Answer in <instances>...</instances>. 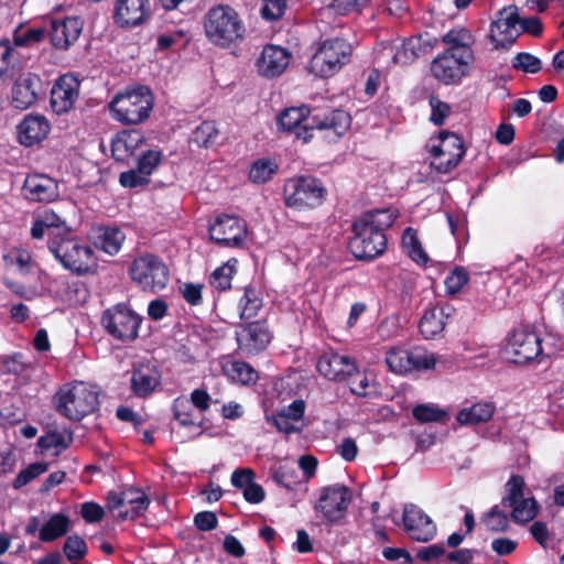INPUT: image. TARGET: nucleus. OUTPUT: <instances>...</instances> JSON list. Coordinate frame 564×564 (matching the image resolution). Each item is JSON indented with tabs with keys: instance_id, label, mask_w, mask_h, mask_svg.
Here are the masks:
<instances>
[{
	"instance_id": "49530a36",
	"label": "nucleus",
	"mask_w": 564,
	"mask_h": 564,
	"mask_svg": "<svg viewBox=\"0 0 564 564\" xmlns=\"http://www.w3.org/2000/svg\"><path fill=\"white\" fill-rule=\"evenodd\" d=\"M272 479L288 490H296L302 484L297 468L291 465H280L271 469Z\"/></svg>"
},
{
	"instance_id": "aec40b11",
	"label": "nucleus",
	"mask_w": 564,
	"mask_h": 564,
	"mask_svg": "<svg viewBox=\"0 0 564 564\" xmlns=\"http://www.w3.org/2000/svg\"><path fill=\"white\" fill-rule=\"evenodd\" d=\"M162 383L160 369L151 362L134 364L130 377V391L139 399L151 397Z\"/></svg>"
},
{
	"instance_id": "052dcab7",
	"label": "nucleus",
	"mask_w": 564,
	"mask_h": 564,
	"mask_svg": "<svg viewBox=\"0 0 564 564\" xmlns=\"http://www.w3.org/2000/svg\"><path fill=\"white\" fill-rule=\"evenodd\" d=\"M150 182L151 180L138 172V169L121 172L119 175V183L124 188L144 187Z\"/></svg>"
},
{
	"instance_id": "13d9d810",
	"label": "nucleus",
	"mask_w": 564,
	"mask_h": 564,
	"mask_svg": "<svg viewBox=\"0 0 564 564\" xmlns=\"http://www.w3.org/2000/svg\"><path fill=\"white\" fill-rule=\"evenodd\" d=\"M45 37V30L42 28H30L23 33L18 30L13 33V41L11 42L15 47L32 46L40 43Z\"/></svg>"
},
{
	"instance_id": "a211bd4d",
	"label": "nucleus",
	"mask_w": 564,
	"mask_h": 564,
	"mask_svg": "<svg viewBox=\"0 0 564 564\" xmlns=\"http://www.w3.org/2000/svg\"><path fill=\"white\" fill-rule=\"evenodd\" d=\"M272 338L267 321L259 319L246 323L237 332V343L240 350L247 355H258L263 351Z\"/></svg>"
},
{
	"instance_id": "4468645a",
	"label": "nucleus",
	"mask_w": 564,
	"mask_h": 564,
	"mask_svg": "<svg viewBox=\"0 0 564 564\" xmlns=\"http://www.w3.org/2000/svg\"><path fill=\"white\" fill-rule=\"evenodd\" d=\"M208 234L212 241L220 247H242L247 237V224L243 219L223 214L209 225Z\"/></svg>"
},
{
	"instance_id": "f704fd0d",
	"label": "nucleus",
	"mask_w": 564,
	"mask_h": 564,
	"mask_svg": "<svg viewBox=\"0 0 564 564\" xmlns=\"http://www.w3.org/2000/svg\"><path fill=\"white\" fill-rule=\"evenodd\" d=\"M494 402H477L469 408L462 409L456 420L462 425H476L488 422L495 414Z\"/></svg>"
},
{
	"instance_id": "f03ea898",
	"label": "nucleus",
	"mask_w": 564,
	"mask_h": 564,
	"mask_svg": "<svg viewBox=\"0 0 564 564\" xmlns=\"http://www.w3.org/2000/svg\"><path fill=\"white\" fill-rule=\"evenodd\" d=\"M398 213L391 208L373 209L361 214L351 225L349 250L358 260H373L387 250L386 231L392 227Z\"/></svg>"
},
{
	"instance_id": "0e129e2a",
	"label": "nucleus",
	"mask_w": 564,
	"mask_h": 564,
	"mask_svg": "<svg viewBox=\"0 0 564 564\" xmlns=\"http://www.w3.org/2000/svg\"><path fill=\"white\" fill-rule=\"evenodd\" d=\"M344 382L349 384V390L352 394L357 397H366L368 394L367 389L369 387V380L365 373L359 371L357 366L356 371Z\"/></svg>"
},
{
	"instance_id": "f8f14e48",
	"label": "nucleus",
	"mask_w": 564,
	"mask_h": 564,
	"mask_svg": "<svg viewBox=\"0 0 564 564\" xmlns=\"http://www.w3.org/2000/svg\"><path fill=\"white\" fill-rule=\"evenodd\" d=\"M506 352L510 360L517 365H527L533 360L542 361L549 357L542 346V338L532 329H513L506 346Z\"/></svg>"
},
{
	"instance_id": "bf43d9fd",
	"label": "nucleus",
	"mask_w": 564,
	"mask_h": 564,
	"mask_svg": "<svg viewBox=\"0 0 564 564\" xmlns=\"http://www.w3.org/2000/svg\"><path fill=\"white\" fill-rule=\"evenodd\" d=\"M429 102L432 110L430 121L435 126L444 124L445 119L451 113V106L434 95L430 97Z\"/></svg>"
},
{
	"instance_id": "e433bc0d",
	"label": "nucleus",
	"mask_w": 564,
	"mask_h": 564,
	"mask_svg": "<svg viewBox=\"0 0 564 564\" xmlns=\"http://www.w3.org/2000/svg\"><path fill=\"white\" fill-rule=\"evenodd\" d=\"M70 520L65 513H54L41 528L40 541L44 543L54 542L64 536L69 530Z\"/></svg>"
},
{
	"instance_id": "680f3d73",
	"label": "nucleus",
	"mask_w": 564,
	"mask_h": 564,
	"mask_svg": "<svg viewBox=\"0 0 564 564\" xmlns=\"http://www.w3.org/2000/svg\"><path fill=\"white\" fill-rule=\"evenodd\" d=\"M288 8V0H265L261 9L264 20L274 21L280 19Z\"/></svg>"
},
{
	"instance_id": "7ed1b4c3",
	"label": "nucleus",
	"mask_w": 564,
	"mask_h": 564,
	"mask_svg": "<svg viewBox=\"0 0 564 564\" xmlns=\"http://www.w3.org/2000/svg\"><path fill=\"white\" fill-rule=\"evenodd\" d=\"M207 40L217 47L229 48L239 45L246 35V25L240 14L229 4H215L203 20Z\"/></svg>"
},
{
	"instance_id": "473e14b6",
	"label": "nucleus",
	"mask_w": 564,
	"mask_h": 564,
	"mask_svg": "<svg viewBox=\"0 0 564 564\" xmlns=\"http://www.w3.org/2000/svg\"><path fill=\"white\" fill-rule=\"evenodd\" d=\"M451 311L449 305H435L426 308L419 323L422 336L425 339H434L440 336L445 329Z\"/></svg>"
},
{
	"instance_id": "3c124183",
	"label": "nucleus",
	"mask_w": 564,
	"mask_h": 564,
	"mask_svg": "<svg viewBox=\"0 0 564 564\" xmlns=\"http://www.w3.org/2000/svg\"><path fill=\"white\" fill-rule=\"evenodd\" d=\"M505 489L506 495L501 499V505L503 507L516 505L519 500L525 497L524 491L527 489V485L523 476L512 474L506 482Z\"/></svg>"
},
{
	"instance_id": "a18cd8bd",
	"label": "nucleus",
	"mask_w": 564,
	"mask_h": 564,
	"mask_svg": "<svg viewBox=\"0 0 564 564\" xmlns=\"http://www.w3.org/2000/svg\"><path fill=\"white\" fill-rule=\"evenodd\" d=\"M237 260L230 259L223 265L215 269L209 278V284L219 292H226L231 289V280L236 273Z\"/></svg>"
},
{
	"instance_id": "774afa93",
	"label": "nucleus",
	"mask_w": 564,
	"mask_h": 564,
	"mask_svg": "<svg viewBox=\"0 0 564 564\" xmlns=\"http://www.w3.org/2000/svg\"><path fill=\"white\" fill-rule=\"evenodd\" d=\"M195 527L203 532H208L217 528L218 519L213 511H200L194 517Z\"/></svg>"
},
{
	"instance_id": "603ef678",
	"label": "nucleus",
	"mask_w": 564,
	"mask_h": 564,
	"mask_svg": "<svg viewBox=\"0 0 564 564\" xmlns=\"http://www.w3.org/2000/svg\"><path fill=\"white\" fill-rule=\"evenodd\" d=\"M124 491V505H129L132 510V517H141L150 506V499L139 488L130 487Z\"/></svg>"
},
{
	"instance_id": "c756f323",
	"label": "nucleus",
	"mask_w": 564,
	"mask_h": 564,
	"mask_svg": "<svg viewBox=\"0 0 564 564\" xmlns=\"http://www.w3.org/2000/svg\"><path fill=\"white\" fill-rule=\"evenodd\" d=\"M72 232L70 227L59 215L53 210H45L36 218L31 227V236L33 239H42L45 235L47 241H52L55 237H63Z\"/></svg>"
},
{
	"instance_id": "69168bd1",
	"label": "nucleus",
	"mask_w": 564,
	"mask_h": 564,
	"mask_svg": "<svg viewBox=\"0 0 564 564\" xmlns=\"http://www.w3.org/2000/svg\"><path fill=\"white\" fill-rule=\"evenodd\" d=\"M80 516L87 523H96L102 520L105 510L97 502L87 501L80 507Z\"/></svg>"
},
{
	"instance_id": "7c9ffc66",
	"label": "nucleus",
	"mask_w": 564,
	"mask_h": 564,
	"mask_svg": "<svg viewBox=\"0 0 564 564\" xmlns=\"http://www.w3.org/2000/svg\"><path fill=\"white\" fill-rule=\"evenodd\" d=\"M50 129V122L44 116L28 115L18 126L19 141L25 147H32L43 141Z\"/></svg>"
},
{
	"instance_id": "393cba45",
	"label": "nucleus",
	"mask_w": 564,
	"mask_h": 564,
	"mask_svg": "<svg viewBox=\"0 0 564 564\" xmlns=\"http://www.w3.org/2000/svg\"><path fill=\"white\" fill-rule=\"evenodd\" d=\"M79 82L73 75L59 76L51 89L50 105L56 115L68 112L73 109L78 98Z\"/></svg>"
},
{
	"instance_id": "4c0bfd02",
	"label": "nucleus",
	"mask_w": 564,
	"mask_h": 564,
	"mask_svg": "<svg viewBox=\"0 0 564 564\" xmlns=\"http://www.w3.org/2000/svg\"><path fill=\"white\" fill-rule=\"evenodd\" d=\"M401 241L404 252L412 261L420 265H426L430 259L419 240L416 229L405 228Z\"/></svg>"
},
{
	"instance_id": "09e8293b",
	"label": "nucleus",
	"mask_w": 564,
	"mask_h": 564,
	"mask_svg": "<svg viewBox=\"0 0 564 564\" xmlns=\"http://www.w3.org/2000/svg\"><path fill=\"white\" fill-rule=\"evenodd\" d=\"M510 517L495 505L489 511L481 516V522L488 531L494 533H503L509 529Z\"/></svg>"
},
{
	"instance_id": "338daca9",
	"label": "nucleus",
	"mask_w": 564,
	"mask_h": 564,
	"mask_svg": "<svg viewBox=\"0 0 564 564\" xmlns=\"http://www.w3.org/2000/svg\"><path fill=\"white\" fill-rule=\"evenodd\" d=\"M256 478L251 468H237L231 474V485L237 489L245 490Z\"/></svg>"
},
{
	"instance_id": "dca6fc26",
	"label": "nucleus",
	"mask_w": 564,
	"mask_h": 564,
	"mask_svg": "<svg viewBox=\"0 0 564 564\" xmlns=\"http://www.w3.org/2000/svg\"><path fill=\"white\" fill-rule=\"evenodd\" d=\"M471 63L457 54L444 51L432 61L431 73L442 84L454 85L467 75Z\"/></svg>"
},
{
	"instance_id": "a878e982",
	"label": "nucleus",
	"mask_w": 564,
	"mask_h": 564,
	"mask_svg": "<svg viewBox=\"0 0 564 564\" xmlns=\"http://www.w3.org/2000/svg\"><path fill=\"white\" fill-rule=\"evenodd\" d=\"M291 53L281 46L268 44L257 59L258 73L265 78H275L284 73L290 64Z\"/></svg>"
},
{
	"instance_id": "6e6552de",
	"label": "nucleus",
	"mask_w": 564,
	"mask_h": 564,
	"mask_svg": "<svg viewBox=\"0 0 564 564\" xmlns=\"http://www.w3.org/2000/svg\"><path fill=\"white\" fill-rule=\"evenodd\" d=\"M351 54L352 46L345 39H327L321 43L312 56L308 69L318 77H330L349 63Z\"/></svg>"
},
{
	"instance_id": "de8ad7c7",
	"label": "nucleus",
	"mask_w": 564,
	"mask_h": 564,
	"mask_svg": "<svg viewBox=\"0 0 564 564\" xmlns=\"http://www.w3.org/2000/svg\"><path fill=\"white\" fill-rule=\"evenodd\" d=\"M412 415L419 423H445L449 419L447 411L431 403L415 405Z\"/></svg>"
},
{
	"instance_id": "72a5a7b5",
	"label": "nucleus",
	"mask_w": 564,
	"mask_h": 564,
	"mask_svg": "<svg viewBox=\"0 0 564 564\" xmlns=\"http://www.w3.org/2000/svg\"><path fill=\"white\" fill-rule=\"evenodd\" d=\"M223 373L234 383L253 386L259 380V372L247 361L227 360L223 364Z\"/></svg>"
},
{
	"instance_id": "c03bdc74",
	"label": "nucleus",
	"mask_w": 564,
	"mask_h": 564,
	"mask_svg": "<svg viewBox=\"0 0 564 564\" xmlns=\"http://www.w3.org/2000/svg\"><path fill=\"white\" fill-rule=\"evenodd\" d=\"M240 306V318L241 319H250L257 316L258 312L262 307V299L260 297L257 289L252 285H247L245 288L243 295L239 301Z\"/></svg>"
},
{
	"instance_id": "2f4dec72",
	"label": "nucleus",
	"mask_w": 564,
	"mask_h": 564,
	"mask_svg": "<svg viewBox=\"0 0 564 564\" xmlns=\"http://www.w3.org/2000/svg\"><path fill=\"white\" fill-rule=\"evenodd\" d=\"M442 42L447 45L446 52L474 62L473 45L476 39L468 29L463 26L453 28L442 36Z\"/></svg>"
},
{
	"instance_id": "39448f33",
	"label": "nucleus",
	"mask_w": 564,
	"mask_h": 564,
	"mask_svg": "<svg viewBox=\"0 0 564 564\" xmlns=\"http://www.w3.org/2000/svg\"><path fill=\"white\" fill-rule=\"evenodd\" d=\"M47 248L65 270L77 276L94 274L97 270L94 250L74 236L73 231L47 241Z\"/></svg>"
},
{
	"instance_id": "a19ab883",
	"label": "nucleus",
	"mask_w": 564,
	"mask_h": 564,
	"mask_svg": "<svg viewBox=\"0 0 564 564\" xmlns=\"http://www.w3.org/2000/svg\"><path fill=\"white\" fill-rule=\"evenodd\" d=\"M73 440L72 430H65L64 432L53 430L39 437L37 446L42 451H48L51 448L65 451L72 445Z\"/></svg>"
},
{
	"instance_id": "412c9836",
	"label": "nucleus",
	"mask_w": 564,
	"mask_h": 564,
	"mask_svg": "<svg viewBox=\"0 0 564 564\" xmlns=\"http://www.w3.org/2000/svg\"><path fill=\"white\" fill-rule=\"evenodd\" d=\"M145 144L141 130H122L111 141V153L116 162L130 165L139 156Z\"/></svg>"
},
{
	"instance_id": "cd10ccee",
	"label": "nucleus",
	"mask_w": 564,
	"mask_h": 564,
	"mask_svg": "<svg viewBox=\"0 0 564 564\" xmlns=\"http://www.w3.org/2000/svg\"><path fill=\"white\" fill-rule=\"evenodd\" d=\"M22 191L32 202H53L59 196L57 182L44 174L28 175Z\"/></svg>"
},
{
	"instance_id": "2eb2a0df",
	"label": "nucleus",
	"mask_w": 564,
	"mask_h": 564,
	"mask_svg": "<svg viewBox=\"0 0 564 564\" xmlns=\"http://www.w3.org/2000/svg\"><path fill=\"white\" fill-rule=\"evenodd\" d=\"M438 138L441 143L432 148L431 154L438 159L435 170L446 174L460 163L466 154V148L463 138L456 132L444 130L440 132Z\"/></svg>"
},
{
	"instance_id": "6ab92c4d",
	"label": "nucleus",
	"mask_w": 564,
	"mask_h": 564,
	"mask_svg": "<svg viewBox=\"0 0 564 564\" xmlns=\"http://www.w3.org/2000/svg\"><path fill=\"white\" fill-rule=\"evenodd\" d=\"M403 530L414 541L429 542L436 535V525L417 506L406 505L402 516Z\"/></svg>"
},
{
	"instance_id": "ddd939ff",
	"label": "nucleus",
	"mask_w": 564,
	"mask_h": 564,
	"mask_svg": "<svg viewBox=\"0 0 564 564\" xmlns=\"http://www.w3.org/2000/svg\"><path fill=\"white\" fill-rule=\"evenodd\" d=\"M386 364L390 371L398 375H408L412 371L434 368L436 358L423 347L404 349L392 347L386 354Z\"/></svg>"
},
{
	"instance_id": "b1692460",
	"label": "nucleus",
	"mask_w": 564,
	"mask_h": 564,
	"mask_svg": "<svg viewBox=\"0 0 564 564\" xmlns=\"http://www.w3.org/2000/svg\"><path fill=\"white\" fill-rule=\"evenodd\" d=\"M149 0H116L112 19L121 29L141 25L150 17Z\"/></svg>"
},
{
	"instance_id": "5fc2aeb1",
	"label": "nucleus",
	"mask_w": 564,
	"mask_h": 564,
	"mask_svg": "<svg viewBox=\"0 0 564 564\" xmlns=\"http://www.w3.org/2000/svg\"><path fill=\"white\" fill-rule=\"evenodd\" d=\"M468 271L464 267H455L452 271H449L444 281L446 294L455 295L459 293L468 283Z\"/></svg>"
},
{
	"instance_id": "bb28decb",
	"label": "nucleus",
	"mask_w": 564,
	"mask_h": 564,
	"mask_svg": "<svg viewBox=\"0 0 564 564\" xmlns=\"http://www.w3.org/2000/svg\"><path fill=\"white\" fill-rule=\"evenodd\" d=\"M83 21L78 17H66L51 21L50 40L54 47L68 50L79 37Z\"/></svg>"
},
{
	"instance_id": "ea45409f",
	"label": "nucleus",
	"mask_w": 564,
	"mask_h": 564,
	"mask_svg": "<svg viewBox=\"0 0 564 564\" xmlns=\"http://www.w3.org/2000/svg\"><path fill=\"white\" fill-rule=\"evenodd\" d=\"M279 164L275 159L261 158L252 162L249 170V180L253 184H265L278 173Z\"/></svg>"
},
{
	"instance_id": "4d7b16f0",
	"label": "nucleus",
	"mask_w": 564,
	"mask_h": 564,
	"mask_svg": "<svg viewBox=\"0 0 564 564\" xmlns=\"http://www.w3.org/2000/svg\"><path fill=\"white\" fill-rule=\"evenodd\" d=\"M512 67L523 73L536 74L542 69V62L531 53L520 52L512 58Z\"/></svg>"
},
{
	"instance_id": "423d86ee",
	"label": "nucleus",
	"mask_w": 564,
	"mask_h": 564,
	"mask_svg": "<svg viewBox=\"0 0 564 564\" xmlns=\"http://www.w3.org/2000/svg\"><path fill=\"white\" fill-rule=\"evenodd\" d=\"M154 97L145 85L127 87L109 102L112 118L122 124H139L145 121L153 109Z\"/></svg>"
},
{
	"instance_id": "864d4df0",
	"label": "nucleus",
	"mask_w": 564,
	"mask_h": 564,
	"mask_svg": "<svg viewBox=\"0 0 564 564\" xmlns=\"http://www.w3.org/2000/svg\"><path fill=\"white\" fill-rule=\"evenodd\" d=\"M161 161L162 152L160 150H142L134 162H137L138 172L150 178Z\"/></svg>"
},
{
	"instance_id": "e2e57ef3",
	"label": "nucleus",
	"mask_w": 564,
	"mask_h": 564,
	"mask_svg": "<svg viewBox=\"0 0 564 564\" xmlns=\"http://www.w3.org/2000/svg\"><path fill=\"white\" fill-rule=\"evenodd\" d=\"M183 299L192 306L203 303V285L199 283L186 282L180 286Z\"/></svg>"
},
{
	"instance_id": "79ce46f5",
	"label": "nucleus",
	"mask_w": 564,
	"mask_h": 564,
	"mask_svg": "<svg viewBox=\"0 0 564 564\" xmlns=\"http://www.w3.org/2000/svg\"><path fill=\"white\" fill-rule=\"evenodd\" d=\"M172 412L174 420H176L178 424L183 427L204 426L203 420L200 422L195 421L191 402L183 397H178L173 400Z\"/></svg>"
},
{
	"instance_id": "4be33fe9",
	"label": "nucleus",
	"mask_w": 564,
	"mask_h": 564,
	"mask_svg": "<svg viewBox=\"0 0 564 564\" xmlns=\"http://www.w3.org/2000/svg\"><path fill=\"white\" fill-rule=\"evenodd\" d=\"M43 90V82L37 74L22 73L11 88V105L15 109L25 110L32 107Z\"/></svg>"
},
{
	"instance_id": "f257e3e1",
	"label": "nucleus",
	"mask_w": 564,
	"mask_h": 564,
	"mask_svg": "<svg viewBox=\"0 0 564 564\" xmlns=\"http://www.w3.org/2000/svg\"><path fill=\"white\" fill-rule=\"evenodd\" d=\"M308 106L289 107L282 110L276 124L280 130L294 133L295 138L308 143L313 138V130L325 132V138L335 141L343 137L351 124L350 115L343 109H334L321 116H312Z\"/></svg>"
},
{
	"instance_id": "f3484780",
	"label": "nucleus",
	"mask_w": 564,
	"mask_h": 564,
	"mask_svg": "<svg viewBox=\"0 0 564 564\" xmlns=\"http://www.w3.org/2000/svg\"><path fill=\"white\" fill-rule=\"evenodd\" d=\"M517 6H508L498 12V18L491 23L490 40L495 48H510L516 42L519 33L514 30L520 24Z\"/></svg>"
},
{
	"instance_id": "8fccbe9b",
	"label": "nucleus",
	"mask_w": 564,
	"mask_h": 564,
	"mask_svg": "<svg viewBox=\"0 0 564 564\" xmlns=\"http://www.w3.org/2000/svg\"><path fill=\"white\" fill-rule=\"evenodd\" d=\"M63 553L68 562L79 564L87 555L88 546L82 536L73 534L66 538L63 545Z\"/></svg>"
},
{
	"instance_id": "9d476101",
	"label": "nucleus",
	"mask_w": 564,
	"mask_h": 564,
	"mask_svg": "<svg viewBox=\"0 0 564 564\" xmlns=\"http://www.w3.org/2000/svg\"><path fill=\"white\" fill-rule=\"evenodd\" d=\"M351 502V489L344 484H334L319 489V497L314 509L322 514L325 524L343 525Z\"/></svg>"
},
{
	"instance_id": "37998d69",
	"label": "nucleus",
	"mask_w": 564,
	"mask_h": 564,
	"mask_svg": "<svg viewBox=\"0 0 564 564\" xmlns=\"http://www.w3.org/2000/svg\"><path fill=\"white\" fill-rule=\"evenodd\" d=\"M219 131L216 127V122L213 120H206L192 132L191 142L196 144L198 148L207 149L216 143Z\"/></svg>"
},
{
	"instance_id": "9b49d317",
	"label": "nucleus",
	"mask_w": 564,
	"mask_h": 564,
	"mask_svg": "<svg viewBox=\"0 0 564 564\" xmlns=\"http://www.w3.org/2000/svg\"><path fill=\"white\" fill-rule=\"evenodd\" d=\"M142 317L126 304H116L102 312L100 324L106 333L121 343L134 341L139 336Z\"/></svg>"
},
{
	"instance_id": "20e7f679",
	"label": "nucleus",
	"mask_w": 564,
	"mask_h": 564,
	"mask_svg": "<svg viewBox=\"0 0 564 564\" xmlns=\"http://www.w3.org/2000/svg\"><path fill=\"white\" fill-rule=\"evenodd\" d=\"M55 411L65 419L79 422L100 408L99 392L83 381L68 382L52 398Z\"/></svg>"
},
{
	"instance_id": "0eeeda50",
	"label": "nucleus",
	"mask_w": 564,
	"mask_h": 564,
	"mask_svg": "<svg viewBox=\"0 0 564 564\" xmlns=\"http://www.w3.org/2000/svg\"><path fill=\"white\" fill-rule=\"evenodd\" d=\"M128 274L141 291L152 294L165 290L171 279L170 269L163 258L149 251L133 258Z\"/></svg>"
},
{
	"instance_id": "c9c22d12",
	"label": "nucleus",
	"mask_w": 564,
	"mask_h": 564,
	"mask_svg": "<svg viewBox=\"0 0 564 564\" xmlns=\"http://www.w3.org/2000/svg\"><path fill=\"white\" fill-rule=\"evenodd\" d=\"M21 65V54L9 39L0 40V79L12 78Z\"/></svg>"
},
{
	"instance_id": "5701e85b",
	"label": "nucleus",
	"mask_w": 564,
	"mask_h": 564,
	"mask_svg": "<svg viewBox=\"0 0 564 564\" xmlns=\"http://www.w3.org/2000/svg\"><path fill=\"white\" fill-rule=\"evenodd\" d=\"M316 369L330 381L344 382L356 371V362L352 358L329 349L318 357Z\"/></svg>"
},
{
	"instance_id": "c85d7f7f",
	"label": "nucleus",
	"mask_w": 564,
	"mask_h": 564,
	"mask_svg": "<svg viewBox=\"0 0 564 564\" xmlns=\"http://www.w3.org/2000/svg\"><path fill=\"white\" fill-rule=\"evenodd\" d=\"M88 237L95 248L109 256L117 254L126 240V235L119 227L105 225L93 226Z\"/></svg>"
},
{
	"instance_id": "6e6d98bb",
	"label": "nucleus",
	"mask_w": 564,
	"mask_h": 564,
	"mask_svg": "<svg viewBox=\"0 0 564 564\" xmlns=\"http://www.w3.org/2000/svg\"><path fill=\"white\" fill-rule=\"evenodd\" d=\"M47 469L48 464L45 462L30 464L26 468L20 470V473L17 475L15 479L12 482V487L17 490L21 489L22 487L37 478L40 475L46 473Z\"/></svg>"
},
{
	"instance_id": "1a4fd4ad",
	"label": "nucleus",
	"mask_w": 564,
	"mask_h": 564,
	"mask_svg": "<svg viewBox=\"0 0 564 564\" xmlns=\"http://www.w3.org/2000/svg\"><path fill=\"white\" fill-rule=\"evenodd\" d=\"M327 189L323 182L312 175L290 178L283 188L284 203L294 209L315 208L323 204Z\"/></svg>"
},
{
	"instance_id": "58836bf2",
	"label": "nucleus",
	"mask_w": 564,
	"mask_h": 564,
	"mask_svg": "<svg viewBox=\"0 0 564 564\" xmlns=\"http://www.w3.org/2000/svg\"><path fill=\"white\" fill-rule=\"evenodd\" d=\"M506 508H511L510 519L517 524L532 521L540 512V505L533 496L524 497L516 505Z\"/></svg>"
}]
</instances>
